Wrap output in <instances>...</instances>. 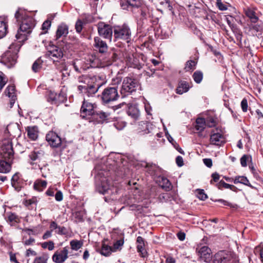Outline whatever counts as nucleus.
Returning a JSON list of instances; mask_svg holds the SVG:
<instances>
[{"label":"nucleus","mask_w":263,"mask_h":263,"mask_svg":"<svg viewBox=\"0 0 263 263\" xmlns=\"http://www.w3.org/2000/svg\"><path fill=\"white\" fill-rule=\"evenodd\" d=\"M83 22L80 20L77 21L75 25V28L77 32L80 33L81 32L83 28Z\"/></svg>","instance_id":"864d4df0"},{"label":"nucleus","mask_w":263,"mask_h":263,"mask_svg":"<svg viewBox=\"0 0 263 263\" xmlns=\"http://www.w3.org/2000/svg\"><path fill=\"white\" fill-rule=\"evenodd\" d=\"M59 95L54 92H50L49 94L47 100L52 104L58 105L60 101L59 100Z\"/></svg>","instance_id":"c9c22d12"},{"label":"nucleus","mask_w":263,"mask_h":263,"mask_svg":"<svg viewBox=\"0 0 263 263\" xmlns=\"http://www.w3.org/2000/svg\"><path fill=\"white\" fill-rule=\"evenodd\" d=\"M251 28L257 32L261 31L263 29V24L260 23L259 24L252 26Z\"/></svg>","instance_id":"052dcab7"},{"label":"nucleus","mask_w":263,"mask_h":263,"mask_svg":"<svg viewBox=\"0 0 263 263\" xmlns=\"http://www.w3.org/2000/svg\"><path fill=\"white\" fill-rule=\"evenodd\" d=\"M78 81L79 83L78 85V90L84 97L93 96L98 91L100 86L96 83V76H82L78 78Z\"/></svg>","instance_id":"f03ea898"},{"label":"nucleus","mask_w":263,"mask_h":263,"mask_svg":"<svg viewBox=\"0 0 263 263\" xmlns=\"http://www.w3.org/2000/svg\"><path fill=\"white\" fill-rule=\"evenodd\" d=\"M111 252H112V248L105 243L102 244L101 249L99 251L101 255L105 256H109Z\"/></svg>","instance_id":"473e14b6"},{"label":"nucleus","mask_w":263,"mask_h":263,"mask_svg":"<svg viewBox=\"0 0 263 263\" xmlns=\"http://www.w3.org/2000/svg\"><path fill=\"white\" fill-rule=\"evenodd\" d=\"M7 218L8 221L11 225H15L20 222V218L16 214L9 212L7 213Z\"/></svg>","instance_id":"a878e982"},{"label":"nucleus","mask_w":263,"mask_h":263,"mask_svg":"<svg viewBox=\"0 0 263 263\" xmlns=\"http://www.w3.org/2000/svg\"><path fill=\"white\" fill-rule=\"evenodd\" d=\"M59 46L52 45L50 46L46 55L49 57L53 62H59L63 57V53L61 49L63 47V45L61 43L57 42Z\"/></svg>","instance_id":"0eeeda50"},{"label":"nucleus","mask_w":263,"mask_h":263,"mask_svg":"<svg viewBox=\"0 0 263 263\" xmlns=\"http://www.w3.org/2000/svg\"><path fill=\"white\" fill-rule=\"evenodd\" d=\"M119 97L116 87H108L104 89L101 94V99L104 104L116 101Z\"/></svg>","instance_id":"423d86ee"},{"label":"nucleus","mask_w":263,"mask_h":263,"mask_svg":"<svg viewBox=\"0 0 263 263\" xmlns=\"http://www.w3.org/2000/svg\"><path fill=\"white\" fill-rule=\"evenodd\" d=\"M63 194L61 191H58L55 194V199L57 201H61L63 200Z\"/></svg>","instance_id":"680f3d73"},{"label":"nucleus","mask_w":263,"mask_h":263,"mask_svg":"<svg viewBox=\"0 0 263 263\" xmlns=\"http://www.w3.org/2000/svg\"><path fill=\"white\" fill-rule=\"evenodd\" d=\"M214 263H239L238 256L234 253L220 251L214 257Z\"/></svg>","instance_id":"20e7f679"},{"label":"nucleus","mask_w":263,"mask_h":263,"mask_svg":"<svg viewBox=\"0 0 263 263\" xmlns=\"http://www.w3.org/2000/svg\"><path fill=\"white\" fill-rule=\"evenodd\" d=\"M83 245V242L81 240L73 239L70 241L71 249L74 251H78L82 247Z\"/></svg>","instance_id":"f704fd0d"},{"label":"nucleus","mask_w":263,"mask_h":263,"mask_svg":"<svg viewBox=\"0 0 263 263\" xmlns=\"http://www.w3.org/2000/svg\"><path fill=\"white\" fill-rule=\"evenodd\" d=\"M204 164L208 167L210 168L212 166V161L211 159L205 158L203 159Z\"/></svg>","instance_id":"e2e57ef3"},{"label":"nucleus","mask_w":263,"mask_h":263,"mask_svg":"<svg viewBox=\"0 0 263 263\" xmlns=\"http://www.w3.org/2000/svg\"><path fill=\"white\" fill-rule=\"evenodd\" d=\"M210 143L220 146L225 142V139L221 129L216 128L212 129L210 136Z\"/></svg>","instance_id":"1a4fd4ad"},{"label":"nucleus","mask_w":263,"mask_h":263,"mask_svg":"<svg viewBox=\"0 0 263 263\" xmlns=\"http://www.w3.org/2000/svg\"><path fill=\"white\" fill-rule=\"evenodd\" d=\"M97 28L98 33L100 36L111 41L113 33L111 26L101 22L98 24Z\"/></svg>","instance_id":"9d476101"},{"label":"nucleus","mask_w":263,"mask_h":263,"mask_svg":"<svg viewBox=\"0 0 263 263\" xmlns=\"http://www.w3.org/2000/svg\"><path fill=\"white\" fill-rule=\"evenodd\" d=\"M15 17L17 22H21L15 37L21 42H24L27 40L35 26L34 21L32 17L27 16L26 12L20 8L15 12Z\"/></svg>","instance_id":"f257e3e1"},{"label":"nucleus","mask_w":263,"mask_h":263,"mask_svg":"<svg viewBox=\"0 0 263 263\" xmlns=\"http://www.w3.org/2000/svg\"><path fill=\"white\" fill-rule=\"evenodd\" d=\"M190 86L189 83L184 81H181L179 83L178 86L176 89V93L182 95L187 92L189 89Z\"/></svg>","instance_id":"b1692460"},{"label":"nucleus","mask_w":263,"mask_h":263,"mask_svg":"<svg viewBox=\"0 0 263 263\" xmlns=\"http://www.w3.org/2000/svg\"><path fill=\"white\" fill-rule=\"evenodd\" d=\"M7 32V25L4 21L0 20V39L4 37Z\"/></svg>","instance_id":"4c0bfd02"},{"label":"nucleus","mask_w":263,"mask_h":263,"mask_svg":"<svg viewBox=\"0 0 263 263\" xmlns=\"http://www.w3.org/2000/svg\"><path fill=\"white\" fill-rule=\"evenodd\" d=\"M206 126L205 119L202 118H198L196 119L195 129L199 131L202 132Z\"/></svg>","instance_id":"c85d7f7f"},{"label":"nucleus","mask_w":263,"mask_h":263,"mask_svg":"<svg viewBox=\"0 0 263 263\" xmlns=\"http://www.w3.org/2000/svg\"><path fill=\"white\" fill-rule=\"evenodd\" d=\"M8 81L6 76L0 71V90H2Z\"/></svg>","instance_id":"09e8293b"},{"label":"nucleus","mask_w":263,"mask_h":263,"mask_svg":"<svg viewBox=\"0 0 263 263\" xmlns=\"http://www.w3.org/2000/svg\"><path fill=\"white\" fill-rule=\"evenodd\" d=\"M0 157V173H7L10 171L11 165L6 161L7 159H4Z\"/></svg>","instance_id":"393cba45"},{"label":"nucleus","mask_w":263,"mask_h":263,"mask_svg":"<svg viewBox=\"0 0 263 263\" xmlns=\"http://www.w3.org/2000/svg\"><path fill=\"white\" fill-rule=\"evenodd\" d=\"M114 37L116 40H122L128 43L130 40L131 32L129 27L126 25L116 26L114 28Z\"/></svg>","instance_id":"39448f33"},{"label":"nucleus","mask_w":263,"mask_h":263,"mask_svg":"<svg viewBox=\"0 0 263 263\" xmlns=\"http://www.w3.org/2000/svg\"><path fill=\"white\" fill-rule=\"evenodd\" d=\"M55 233L59 235H64L67 234L68 231L65 227L59 226Z\"/></svg>","instance_id":"603ef678"},{"label":"nucleus","mask_w":263,"mask_h":263,"mask_svg":"<svg viewBox=\"0 0 263 263\" xmlns=\"http://www.w3.org/2000/svg\"><path fill=\"white\" fill-rule=\"evenodd\" d=\"M68 33V27L64 24H62L59 25L58 27V29L56 31L55 40L59 42L60 41L59 40L60 38H62L61 42H63V40L64 37H65Z\"/></svg>","instance_id":"f3484780"},{"label":"nucleus","mask_w":263,"mask_h":263,"mask_svg":"<svg viewBox=\"0 0 263 263\" xmlns=\"http://www.w3.org/2000/svg\"><path fill=\"white\" fill-rule=\"evenodd\" d=\"M197 62L193 60H189L186 62L184 69L186 71H189L195 69Z\"/></svg>","instance_id":"a19ab883"},{"label":"nucleus","mask_w":263,"mask_h":263,"mask_svg":"<svg viewBox=\"0 0 263 263\" xmlns=\"http://www.w3.org/2000/svg\"><path fill=\"white\" fill-rule=\"evenodd\" d=\"M114 189V187L108 183V180L106 178H103L101 180L100 184L97 186L98 192L103 195L112 194Z\"/></svg>","instance_id":"2eb2a0df"},{"label":"nucleus","mask_w":263,"mask_h":263,"mask_svg":"<svg viewBox=\"0 0 263 263\" xmlns=\"http://www.w3.org/2000/svg\"><path fill=\"white\" fill-rule=\"evenodd\" d=\"M69 248L64 247L60 251H56L52 255V259L55 263H64L68 257Z\"/></svg>","instance_id":"ddd939ff"},{"label":"nucleus","mask_w":263,"mask_h":263,"mask_svg":"<svg viewBox=\"0 0 263 263\" xmlns=\"http://www.w3.org/2000/svg\"><path fill=\"white\" fill-rule=\"evenodd\" d=\"M42 62L40 60L38 59L35 61L32 65V70L36 72L41 69L42 67Z\"/></svg>","instance_id":"8fccbe9b"},{"label":"nucleus","mask_w":263,"mask_h":263,"mask_svg":"<svg viewBox=\"0 0 263 263\" xmlns=\"http://www.w3.org/2000/svg\"><path fill=\"white\" fill-rule=\"evenodd\" d=\"M217 187L219 189L222 190L223 188L230 189V190H231L232 191H234V189H236V187L234 185L227 183L223 180H221L217 184Z\"/></svg>","instance_id":"58836bf2"},{"label":"nucleus","mask_w":263,"mask_h":263,"mask_svg":"<svg viewBox=\"0 0 263 263\" xmlns=\"http://www.w3.org/2000/svg\"><path fill=\"white\" fill-rule=\"evenodd\" d=\"M196 253L201 261L209 262L212 260L211 250L207 246H198L196 248Z\"/></svg>","instance_id":"9b49d317"},{"label":"nucleus","mask_w":263,"mask_h":263,"mask_svg":"<svg viewBox=\"0 0 263 263\" xmlns=\"http://www.w3.org/2000/svg\"><path fill=\"white\" fill-rule=\"evenodd\" d=\"M7 91L8 96L10 98L12 95H14L13 94L14 93L15 91L14 87L13 86H8L7 88Z\"/></svg>","instance_id":"13d9d810"},{"label":"nucleus","mask_w":263,"mask_h":263,"mask_svg":"<svg viewBox=\"0 0 263 263\" xmlns=\"http://www.w3.org/2000/svg\"><path fill=\"white\" fill-rule=\"evenodd\" d=\"M27 135L32 140H35L38 137V130L36 126L27 127L26 128Z\"/></svg>","instance_id":"5701e85b"},{"label":"nucleus","mask_w":263,"mask_h":263,"mask_svg":"<svg viewBox=\"0 0 263 263\" xmlns=\"http://www.w3.org/2000/svg\"><path fill=\"white\" fill-rule=\"evenodd\" d=\"M127 114L134 120H137L139 117V110L134 106H130L128 107Z\"/></svg>","instance_id":"bb28decb"},{"label":"nucleus","mask_w":263,"mask_h":263,"mask_svg":"<svg viewBox=\"0 0 263 263\" xmlns=\"http://www.w3.org/2000/svg\"><path fill=\"white\" fill-rule=\"evenodd\" d=\"M95 104H92L88 102V101L85 100V99L84 98L81 108V116H82L83 118L85 117V116L87 115L93 116V114H95Z\"/></svg>","instance_id":"4468645a"},{"label":"nucleus","mask_w":263,"mask_h":263,"mask_svg":"<svg viewBox=\"0 0 263 263\" xmlns=\"http://www.w3.org/2000/svg\"><path fill=\"white\" fill-rule=\"evenodd\" d=\"M46 140L50 146L54 148L59 147L62 143L60 137L53 131H50L47 134Z\"/></svg>","instance_id":"f8f14e48"},{"label":"nucleus","mask_w":263,"mask_h":263,"mask_svg":"<svg viewBox=\"0 0 263 263\" xmlns=\"http://www.w3.org/2000/svg\"><path fill=\"white\" fill-rule=\"evenodd\" d=\"M137 250L141 254H143L145 252V245L144 239L141 236H138L137 238Z\"/></svg>","instance_id":"72a5a7b5"},{"label":"nucleus","mask_w":263,"mask_h":263,"mask_svg":"<svg viewBox=\"0 0 263 263\" xmlns=\"http://www.w3.org/2000/svg\"><path fill=\"white\" fill-rule=\"evenodd\" d=\"M141 15L144 18L153 17V10L147 6H143L141 9Z\"/></svg>","instance_id":"cd10ccee"},{"label":"nucleus","mask_w":263,"mask_h":263,"mask_svg":"<svg viewBox=\"0 0 263 263\" xmlns=\"http://www.w3.org/2000/svg\"><path fill=\"white\" fill-rule=\"evenodd\" d=\"M109 114L102 110H96L95 114L93 116L99 117L101 120H105L107 119Z\"/></svg>","instance_id":"c03bdc74"},{"label":"nucleus","mask_w":263,"mask_h":263,"mask_svg":"<svg viewBox=\"0 0 263 263\" xmlns=\"http://www.w3.org/2000/svg\"><path fill=\"white\" fill-rule=\"evenodd\" d=\"M248 159V156L244 155L240 159V163L242 166L246 167L247 165V161Z\"/></svg>","instance_id":"bf43d9fd"},{"label":"nucleus","mask_w":263,"mask_h":263,"mask_svg":"<svg viewBox=\"0 0 263 263\" xmlns=\"http://www.w3.org/2000/svg\"><path fill=\"white\" fill-rule=\"evenodd\" d=\"M120 5L123 9L128 7H138L141 5V0H120Z\"/></svg>","instance_id":"6ab92c4d"},{"label":"nucleus","mask_w":263,"mask_h":263,"mask_svg":"<svg viewBox=\"0 0 263 263\" xmlns=\"http://www.w3.org/2000/svg\"><path fill=\"white\" fill-rule=\"evenodd\" d=\"M59 226L57 224V223L54 221H52L50 224V231H51L52 232L53 230H55V231L57 230Z\"/></svg>","instance_id":"774afa93"},{"label":"nucleus","mask_w":263,"mask_h":263,"mask_svg":"<svg viewBox=\"0 0 263 263\" xmlns=\"http://www.w3.org/2000/svg\"><path fill=\"white\" fill-rule=\"evenodd\" d=\"M248 101L246 98H243L241 102V107L243 112H247L248 110Z\"/></svg>","instance_id":"6e6d98bb"},{"label":"nucleus","mask_w":263,"mask_h":263,"mask_svg":"<svg viewBox=\"0 0 263 263\" xmlns=\"http://www.w3.org/2000/svg\"><path fill=\"white\" fill-rule=\"evenodd\" d=\"M21 45L18 43H12L8 49L1 57L0 62L8 68L13 67L17 63L18 52Z\"/></svg>","instance_id":"7ed1b4c3"},{"label":"nucleus","mask_w":263,"mask_h":263,"mask_svg":"<svg viewBox=\"0 0 263 263\" xmlns=\"http://www.w3.org/2000/svg\"><path fill=\"white\" fill-rule=\"evenodd\" d=\"M145 167L147 168V171L151 175H155L158 170V167L155 164L146 163Z\"/></svg>","instance_id":"37998d69"},{"label":"nucleus","mask_w":263,"mask_h":263,"mask_svg":"<svg viewBox=\"0 0 263 263\" xmlns=\"http://www.w3.org/2000/svg\"><path fill=\"white\" fill-rule=\"evenodd\" d=\"M197 196L199 199L202 200H204L208 198L207 195L204 193L203 190H199L198 191Z\"/></svg>","instance_id":"5fc2aeb1"},{"label":"nucleus","mask_w":263,"mask_h":263,"mask_svg":"<svg viewBox=\"0 0 263 263\" xmlns=\"http://www.w3.org/2000/svg\"><path fill=\"white\" fill-rule=\"evenodd\" d=\"M44 154V152L42 150H37L31 152L29 155V157L31 161H30V163L33 165L34 164L33 162L41 159L43 157Z\"/></svg>","instance_id":"aec40b11"},{"label":"nucleus","mask_w":263,"mask_h":263,"mask_svg":"<svg viewBox=\"0 0 263 263\" xmlns=\"http://www.w3.org/2000/svg\"><path fill=\"white\" fill-rule=\"evenodd\" d=\"M140 125L143 127L142 132L144 134H154V131L156 129V127L150 122H141Z\"/></svg>","instance_id":"412c9836"},{"label":"nucleus","mask_w":263,"mask_h":263,"mask_svg":"<svg viewBox=\"0 0 263 263\" xmlns=\"http://www.w3.org/2000/svg\"><path fill=\"white\" fill-rule=\"evenodd\" d=\"M234 183L235 184H237L238 183H242L244 185L249 186L251 187H253L250 183L249 182V180L247 179L246 177L245 176H237L236 177L234 180Z\"/></svg>","instance_id":"2f4dec72"},{"label":"nucleus","mask_w":263,"mask_h":263,"mask_svg":"<svg viewBox=\"0 0 263 263\" xmlns=\"http://www.w3.org/2000/svg\"><path fill=\"white\" fill-rule=\"evenodd\" d=\"M49 255L47 253H43L41 255L36 256L32 263H47Z\"/></svg>","instance_id":"7c9ffc66"},{"label":"nucleus","mask_w":263,"mask_h":263,"mask_svg":"<svg viewBox=\"0 0 263 263\" xmlns=\"http://www.w3.org/2000/svg\"><path fill=\"white\" fill-rule=\"evenodd\" d=\"M93 45L96 50L99 51L100 53H105L108 50V46L106 43L98 36L94 38Z\"/></svg>","instance_id":"a211bd4d"},{"label":"nucleus","mask_w":263,"mask_h":263,"mask_svg":"<svg viewBox=\"0 0 263 263\" xmlns=\"http://www.w3.org/2000/svg\"><path fill=\"white\" fill-rule=\"evenodd\" d=\"M161 186L166 191H168L171 189V183L166 178L162 177L161 178Z\"/></svg>","instance_id":"79ce46f5"},{"label":"nucleus","mask_w":263,"mask_h":263,"mask_svg":"<svg viewBox=\"0 0 263 263\" xmlns=\"http://www.w3.org/2000/svg\"><path fill=\"white\" fill-rule=\"evenodd\" d=\"M47 182L45 180H36L34 183V189L39 192L42 191L46 187Z\"/></svg>","instance_id":"c756f323"},{"label":"nucleus","mask_w":263,"mask_h":263,"mask_svg":"<svg viewBox=\"0 0 263 263\" xmlns=\"http://www.w3.org/2000/svg\"><path fill=\"white\" fill-rule=\"evenodd\" d=\"M36 255H37V253L31 249H29L27 250L26 252V256H36Z\"/></svg>","instance_id":"0e129e2a"},{"label":"nucleus","mask_w":263,"mask_h":263,"mask_svg":"<svg viewBox=\"0 0 263 263\" xmlns=\"http://www.w3.org/2000/svg\"><path fill=\"white\" fill-rule=\"evenodd\" d=\"M2 151L0 157H2L4 159H10L13 156V150L11 143L3 145Z\"/></svg>","instance_id":"dca6fc26"},{"label":"nucleus","mask_w":263,"mask_h":263,"mask_svg":"<svg viewBox=\"0 0 263 263\" xmlns=\"http://www.w3.org/2000/svg\"><path fill=\"white\" fill-rule=\"evenodd\" d=\"M41 247L43 249H48L49 251H52L54 248V244L52 241L44 242L41 243Z\"/></svg>","instance_id":"49530a36"},{"label":"nucleus","mask_w":263,"mask_h":263,"mask_svg":"<svg viewBox=\"0 0 263 263\" xmlns=\"http://www.w3.org/2000/svg\"><path fill=\"white\" fill-rule=\"evenodd\" d=\"M160 4L165 9H167L171 11H173V8L170 3V0H159Z\"/></svg>","instance_id":"a18cd8bd"},{"label":"nucleus","mask_w":263,"mask_h":263,"mask_svg":"<svg viewBox=\"0 0 263 263\" xmlns=\"http://www.w3.org/2000/svg\"><path fill=\"white\" fill-rule=\"evenodd\" d=\"M205 125L209 127H214L216 124V121L212 117H209L205 120Z\"/></svg>","instance_id":"de8ad7c7"},{"label":"nucleus","mask_w":263,"mask_h":263,"mask_svg":"<svg viewBox=\"0 0 263 263\" xmlns=\"http://www.w3.org/2000/svg\"><path fill=\"white\" fill-rule=\"evenodd\" d=\"M193 78L196 83H200L203 79V73L200 71H196L193 74Z\"/></svg>","instance_id":"ea45409f"},{"label":"nucleus","mask_w":263,"mask_h":263,"mask_svg":"<svg viewBox=\"0 0 263 263\" xmlns=\"http://www.w3.org/2000/svg\"><path fill=\"white\" fill-rule=\"evenodd\" d=\"M245 13L252 23L255 24L258 21V17L254 10L251 8H247L245 9Z\"/></svg>","instance_id":"4be33fe9"},{"label":"nucleus","mask_w":263,"mask_h":263,"mask_svg":"<svg viewBox=\"0 0 263 263\" xmlns=\"http://www.w3.org/2000/svg\"><path fill=\"white\" fill-rule=\"evenodd\" d=\"M212 177L213 178V180H211V181H210L211 183H212L213 181L217 182L219 179L220 176L218 173H214L212 174Z\"/></svg>","instance_id":"338daca9"},{"label":"nucleus","mask_w":263,"mask_h":263,"mask_svg":"<svg viewBox=\"0 0 263 263\" xmlns=\"http://www.w3.org/2000/svg\"><path fill=\"white\" fill-rule=\"evenodd\" d=\"M138 86V81L136 79L126 77L122 82L121 93L126 96V93H130L135 91Z\"/></svg>","instance_id":"6e6552de"},{"label":"nucleus","mask_w":263,"mask_h":263,"mask_svg":"<svg viewBox=\"0 0 263 263\" xmlns=\"http://www.w3.org/2000/svg\"><path fill=\"white\" fill-rule=\"evenodd\" d=\"M176 162L178 166H182L183 165V160L182 157L178 156L176 158Z\"/></svg>","instance_id":"69168bd1"},{"label":"nucleus","mask_w":263,"mask_h":263,"mask_svg":"<svg viewBox=\"0 0 263 263\" xmlns=\"http://www.w3.org/2000/svg\"><path fill=\"white\" fill-rule=\"evenodd\" d=\"M216 4L217 7L220 10L223 11L227 9V6L223 4L221 0H217Z\"/></svg>","instance_id":"4d7b16f0"},{"label":"nucleus","mask_w":263,"mask_h":263,"mask_svg":"<svg viewBox=\"0 0 263 263\" xmlns=\"http://www.w3.org/2000/svg\"><path fill=\"white\" fill-rule=\"evenodd\" d=\"M51 26V22L49 20L45 21L42 26V29L43 30V32L41 34H45L47 32L48 29Z\"/></svg>","instance_id":"3c124183"},{"label":"nucleus","mask_w":263,"mask_h":263,"mask_svg":"<svg viewBox=\"0 0 263 263\" xmlns=\"http://www.w3.org/2000/svg\"><path fill=\"white\" fill-rule=\"evenodd\" d=\"M124 243V238L122 237L119 240H117L114 242L113 247H112V252H116L120 251Z\"/></svg>","instance_id":"e433bc0d"}]
</instances>
